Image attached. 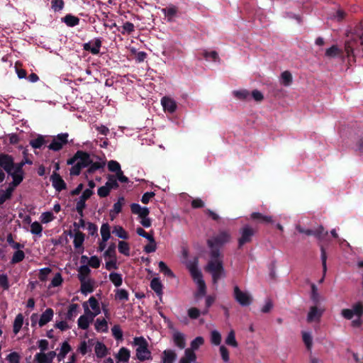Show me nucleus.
<instances>
[{
  "mask_svg": "<svg viewBox=\"0 0 363 363\" xmlns=\"http://www.w3.org/2000/svg\"><path fill=\"white\" fill-rule=\"evenodd\" d=\"M360 27L362 32V35H356L345 43V50L348 57L350 56L355 57L361 51H363V22L360 23Z\"/></svg>",
  "mask_w": 363,
  "mask_h": 363,
  "instance_id": "nucleus-1",
  "label": "nucleus"
},
{
  "mask_svg": "<svg viewBox=\"0 0 363 363\" xmlns=\"http://www.w3.org/2000/svg\"><path fill=\"white\" fill-rule=\"evenodd\" d=\"M196 359V355L192 350L187 348L185 350L184 356L179 360V363H191Z\"/></svg>",
  "mask_w": 363,
  "mask_h": 363,
  "instance_id": "nucleus-24",
  "label": "nucleus"
},
{
  "mask_svg": "<svg viewBox=\"0 0 363 363\" xmlns=\"http://www.w3.org/2000/svg\"><path fill=\"white\" fill-rule=\"evenodd\" d=\"M118 251L120 253L125 255H130V246L127 242L119 241L118 242Z\"/></svg>",
  "mask_w": 363,
  "mask_h": 363,
  "instance_id": "nucleus-46",
  "label": "nucleus"
},
{
  "mask_svg": "<svg viewBox=\"0 0 363 363\" xmlns=\"http://www.w3.org/2000/svg\"><path fill=\"white\" fill-rule=\"evenodd\" d=\"M162 12L167 17L168 21H172L177 16L179 9L174 4H169L165 8L162 9Z\"/></svg>",
  "mask_w": 363,
  "mask_h": 363,
  "instance_id": "nucleus-15",
  "label": "nucleus"
},
{
  "mask_svg": "<svg viewBox=\"0 0 363 363\" xmlns=\"http://www.w3.org/2000/svg\"><path fill=\"white\" fill-rule=\"evenodd\" d=\"M233 93L234 96L240 100H246L250 96V92L245 89L234 91Z\"/></svg>",
  "mask_w": 363,
  "mask_h": 363,
  "instance_id": "nucleus-54",
  "label": "nucleus"
},
{
  "mask_svg": "<svg viewBox=\"0 0 363 363\" xmlns=\"http://www.w3.org/2000/svg\"><path fill=\"white\" fill-rule=\"evenodd\" d=\"M129 297L128 292L123 289H118L116 293V298L121 301H128Z\"/></svg>",
  "mask_w": 363,
  "mask_h": 363,
  "instance_id": "nucleus-62",
  "label": "nucleus"
},
{
  "mask_svg": "<svg viewBox=\"0 0 363 363\" xmlns=\"http://www.w3.org/2000/svg\"><path fill=\"white\" fill-rule=\"evenodd\" d=\"M101 47V40L100 38H96L94 40V45H91V42L84 43L83 45L84 50L89 51L93 55H98L100 52V48Z\"/></svg>",
  "mask_w": 363,
  "mask_h": 363,
  "instance_id": "nucleus-18",
  "label": "nucleus"
},
{
  "mask_svg": "<svg viewBox=\"0 0 363 363\" xmlns=\"http://www.w3.org/2000/svg\"><path fill=\"white\" fill-rule=\"evenodd\" d=\"M55 218L53 213L50 211L44 212L40 216V220L43 223L51 222Z\"/></svg>",
  "mask_w": 363,
  "mask_h": 363,
  "instance_id": "nucleus-64",
  "label": "nucleus"
},
{
  "mask_svg": "<svg viewBox=\"0 0 363 363\" xmlns=\"http://www.w3.org/2000/svg\"><path fill=\"white\" fill-rule=\"evenodd\" d=\"M108 169L110 172H116V174L121 170L120 164L115 160H111L108 162Z\"/></svg>",
  "mask_w": 363,
  "mask_h": 363,
  "instance_id": "nucleus-63",
  "label": "nucleus"
},
{
  "mask_svg": "<svg viewBox=\"0 0 363 363\" xmlns=\"http://www.w3.org/2000/svg\"><path fill=\"white\" fill-rule=\"evenodd\" d=\"M327 235L328 231L325 230L322 225L318 226V228L314 230V236L320 240L324 239Z\"/></svg>",
  "mask_w": 363,
  "mask_h": 363,
  "instance_id": "nucleus-55",
  "label": "nucleus"
},
{
  "mask_svg": "<svg viewBox=\"0 0 363 363\" xmlns=\"http://www.w3.org/2000/svg\"><path fill=\"white\" fill-rule=\"evenodd\" d=\"M323 309L319 308L316 306H311L307 315V322H320V318L323 314Z\"/></svg>",
  "mask_w": 363,
  "mask_h": 363,
  "instance_id": "nucleus-11",
  "label": "nucleus"
},
{
  "mask_svg": "<svg viewBox=\"0 0 363 363\" xmlns=\"http://www.w3.org/2000/svg\"><path fill=\"white\" fill-rule=\"evenodd\" d=\"M211 342L215 345H219L221 342V335L217 330L211 333Z\"/></svg>",
  "mask_w": 363,
  "mask_h": 363,
  "instance_id": "nucleus-59",
  "label": "nucleus"
},
{
  "mask_svg": "<svg viewBox=\"0 0 363 363\" xmlns=\"http://www.w3.org/2000/svg\"><path fill=\"white\" fill-rule=\"evenodd\" d=\"M250 217L254 220H257L261 223H273V219L272 216H264L259 212H253Z\"/></svg>",
  "mask_w": 363,
  "mask_h": 363,
  "instance_id": "nucleus-21",
  "label": "nucleus"
},
{
  "mask_svg": "<svg viewBox=\"0 0 363 363\" xmlns=\"http://www.w3.org/2000/svg\"><path fill=\"white\" fill-rule=\"evenodd\" d=\"M124 198L119 197L117 202L113 204V209L110 211V216L111 220H113L116 215H118L119 213L122 211V206L124 204Z\"/></svg>",
  "mask_w": 363,
  "mask_h": 363,
  "instance_id": "nucleus-20",
  "label": "nucleus"
},
{
  "mask_svg": "<svg viewBox=\"0 0 363 363\" xmlns=\"http://www.w3.org/2000/svg\"><path fill=\"white\" fill-rule=\"evenodd\" d=\"M23 324V315L21 313H18L14 320L13 325V331L14 334H18L21 330Z\"/></svg>",
  "mask_w": 363,
  "mask_h": 363,
  "instance_id": "nucleus-33",
  "label": "nucleus"
},
{
  "mask_svg": "<svg viewBox=\"0 0 363 363\" xmlns=\"http://www.w3.org/2000/svg\"><path fill=\"white\" fill-rule=\"evenodd\" d=\"M0 167L3 168L8 174H11L14 168L13 157L8 154H0Z\"/></svg>",
  "mask_w": 363,
  "mask_h": 363,
  "instance_id": "nucleus-9",
  "label": "nucleus"
},
{
  "mask_svg": "<svg viewBox=\"0 0 363 363\" xmlns=\"http://www.w3.org/2000/svg\"><path fill=\"white\" fill-rule=\"evenodd\" d=\"M136 233L138 235L148 240L149 242L153 241L154 236L152 231L151 233H147L143 228L139 227L136 229Z\"/></svg>",
  "mask_w": 363,
  "mask_h": 363,
  "instance_id": "nucleus-50",
  "label": "nucleus"
},
{
  "mask_svg": "<svg viewBox=\"0 0 363 363\" xmlns=\"http://www.w3.org/2000/svg\"><path fill=\"white\" fill-rule=\"evenodd\" d=\"M101 240H104V242H107L108 240L110 238L111 233H110V226L108 223H103L101 227Z\"/></svg>",
  "mask_w": 363,
  "mask_h": 363,
  "instance_id": "nucleus-42",
  "label": "nucleus"
},
{
  "mask_svg": "<svg viewBox=\"0 0 363 363\" xmlns=\"http://www.w3.org/2000/svg\"><path fill=\"white\" fill-rule=\"evenodd\" d=\"M91 273V269L89 267L86 265L83 264L81 267H79L78 269V279L79 281H82L83 280H87L86 278Z\"/></svg>",
  "mask_w": 363,
  "mask_h": 363,
  "instance_id": "nucleus-31",
  "label": "nucleus"
},
{
  "mask_svg": "<svg viewBox=\"0 0 363 363\" xmlns=\"http://www.w3.org/2000/svg\"><path fill=\"white\" fill-rule=\"evenodd\" d=\"M9 174L13 179V181L9 184V185L14 189L18 186L24 179V173H17L11 171V174Z\"/></svg>",
  "mask_w": 363,
  "mask_h": 363,
  "instance_id": "nucleus-27",
  "label": "nucleus"
},
{
  "mask_svg": "<svg viewBox=\"0 0 363 363\" xmlns=\"http://www.w3.org/2000/svg\"><path fill=\"white\" fill-rule=\"evenodd\" d=\"M196 284L198 285V291L195 294L196 298L205 296L206 294V286L204 280Z\"/></svg>",
  "mask_w": 363,
  "mask_h": 363,
  "instance_id": "nucleus-53",
  "label": "nucleus"
},
{
  "mask_svg": "<svg viewBox=\"0 0 363 363\" xmlns=\"http://www.w3.org/2000/svg\"><path fill=\"white\" fill-rule=\"evenodd\" d=\"M93 194V191L91 189H85L82 196L79 197V201L77 202V205L86 207V201L89 199Z\"/></svg>",
  "mask_w": 363,
  "mask_h": 363,
  "instance_id": "nucleus-38",
  "label": "nucleus"
},
{
  "mask_svg": "<svg viewBox=\"0 0 363 363\" xmlns=\"http://www.w3.org/2000/svg\"><path fill=\"white\" fill-rule=\"evenodd\" d=\"M233 296L235 301L242 306H248L252 301V297L247 292H244L235 286L233 289Z\"/></svg>",
  "mask_w": 363,
  "mask_h": 363,
  "instance_id": "nucleus-7",
  "label": "nucleus"
},
{
  "mask_svg": "<svg viewBox=\"0 0 363 363\" xmlns=\"http://www.w3.org/2000/svg\"><path fill=\"white\" fill-rule=\"evenodd\" d=\"M85 235L80 230H75L74 235V247L77 250L78 253H82L84 252L83 243L84 242Z\"/></svg>",
  "mask_w": 363,
  "mask_h": 363,
  "instance_id": "nucleus-12",
  "label": "nucleus"
},
{
  "mask_svg": "<svg viewBox=\"0 0 363 363\" xmlns=\"http://www.w3.org/2000/svg\"><path fill=\"white\" fill-rule=\"evenodd\" d=\"M54 311L52 308H47L40 315L38 322L39 327L42 328L53 318Z\"/></svg>",
  "mask_w": 363,
  "mask_h": 363,
  "instance_id": "nucleus-17",
  "label": "nucleus"
},
{
  "mask_svg": "<svg viewBox=\"0 0 363 363\" xmlns=\"http://www.w3.org/2000/svg\"><path fill=\"white\" fill-rule=\"evenodd\" d=\"M342 53V51L336 45H332L330 48L325 51V56L330 58L336 57L340 56Z\"/></svg>",
  "mask_w": 363,
  "mask_h": 363,
  "instance_id": "nucleus-34",
  "label": "nucleus"
},
{
  "mask_svg": "<svg viewBox=\"0 0 363 363\" xmlns=\"http://www.w3.org/2000/svg\"><path fill=\"white\" fill-rule=\"evenodd\" d=\"M189 269L190 272V274L192 277V279L195 282H199L201 281H203V275L201 271L198 269L197 264L196 263L191 264L189 266Z\"/></svg>",
  "mask_w": 363,
  "mask_h": 363,
  "instance_id": "nucleus-19",
  "label": "nucleus"
},
{
  "mask_svg": "<svg viewBox=\"0 0 363 363\" xmlns=\"http://www.w3.org/2000/svg\"><path fill=\"white\" fill-rule=\"evenodd\" d=\"M230 234L227 231H220L216 236L207 241L209 247L213 248L218 245H222L230 241Z\"/></svg>",
  "mask_w": 363,
  "mask_h": 363,
  "instance_id": "nucleus-8",
  "label": "nucleus"
},
{
  "mask_svg": "<svg viewBox=\"0 0 363 363\" xmlns=\"http://www.w3.org/2000/svg\"><path fill=\"white\" fill-rule=\"evenodd\" d=\"M21 66H22V64L17 61L16 63H15V69H16V72L18 75V77L19 79H23V78H26V76H27V72L26 69H22L21 68Z\"/></svg>",
  "mask_w": 363,
  "mask_h": 363,
  "instance_id": "nucleus-52",
  "label": "nucleus"
},
{
  "mask_svg": "<svg viewBox=\"0 0 363 363\" xmlns=\"http://www.w3.org/2000/svg\"><path fill=\"white\" fill-rule=\"evenodd\" d=\"M161 104L164 110L169 113H172L177 110V106L176 101L169 97L164 96L161 100Z\"/></svg>",
  "mask_w": 363,
  "mask_h": 363,
  "instance_id": "nucleus-14",
  "label": "nucleus"
},
{
  "mask_svg": "<svg viewBox=\"0 0 363 363\" xmlns=\"http://www.w3.org/2000/svg\"><path fill=\"white\" fill-rule=\"evenodd\" d=\"M25 258V253L23 251L18 250H16L11 258V264H17L23 261Z\"/></svg>",
  "mask_w": 363,
  "mask_h": 363,
  "instance_id": "nucleus-44",
  "label": "nucleus"
},
{
  "mask_svg": "<svg viewBox=\"0 0 363 363\" xmlns=\"http://www.w3.org/2000/svg\"><path fill=\"white\" fill-rule=\"evenodd\" d=\"M70 350L71 346L69 345L67 342H64L61 346L60 352L57 354L58 362H61Z\"/></svg>",
  "mask_w": 363,
  "mask_h": 363,
  "instance_id": "nucleus-37",
  "label": "nucleus"
},
{
  "mask_svg": "<svg viewBox=\"0 0 363 363\" xmlns=\"http://www.w3.org/2000/svg\"><path fill=\"white\" fill-rule=\"evenodd\" d=\"M302 338L308 350H311L313 344L312 336L309 333L303 332Z\"/></svg>",
  "mask_w": 363,
  "mask_h": 363,
  "instance_id": "nucleus-57",
  "label": "nucleus"
},
{
  "mask_svg": "<svg viewBox=\"0 0 363 363\" xmlns=\"http://www.w3.org/2000/svg\"><path fill=\"white\" fill-rule=\"evenodd\" d=\"M50 180L56 191L60 192L67 189V184L59 173L53 172L50 176Z\"/></svg>",
  "mask_w": 363,
  "mask_h": 363,
  "instance_id": "nucleus-10",
  "label": "nucleus"
},
{
  "mask_svg": "<svg viewBox=\"0 0 363 363\" xmlns=\"http://www.w3.org/2000/svg\"><path fill=\"white\" fill-rule=\"evenodd\" d=\"M159 269L161 272H162L165 276L171 278H174V274L173 272L167 267V265L162 261L159 262Z\"/></svg>",
  "mask_w": 363,
  "mask_h": 363,
  "instance_id": "nucleus-43",
  "label": "nucleus"
},
{
  "mask_svg": "<svg viewBox=\"0 0 363 363\" xmlns=\"http://www.w3.org/2000/svg\"><path fill=\"white\" fill-rule=\"evenodd\" d=\"M130 210L133 214H137L140 218H146L149 213V208L147 207H141L140 204L133 203L130 205Z\"/></svg>",
  "mask_w": 363,
  "mask_h": 363,
  "instance_id": "nucleus-16",
  "label": "nucleus"
},
{
  "mask_svg": "<svg viewBox=\"0 0 363 363\" xmlns=\"http://www.w3.org/2000/svg\"><path fill=\"white\" fill-rule=\"evenodd\" d=\"M62 21L69 27H74L78 25L79 23V18L72 14H67L64 18H62Z\"/></svg>",
  "mask_w": 363,
  "mask_h": 363,
  "instance_id": "nucleus-30",
  "label": "nucleus"
},
{
  "mask_svg": "<svg viewBox=\"0 0 363 363\" xmlns=\"http://www.w3.org/2000/svg\"><path fill=\"white\" fill-rule=\"evenodd\" d=\"M13 190L14 188L10 185L5 191L0 190V205H2L6 200L11 199Z\"/></svg>",
  "mask_w": 363,
  "mask_h": 363,
  "instance_id": "nucleus-36",
  "label": "nucleus"
},
{
  "mask_svg": "<svg viewBox=\"0 0 363 363\" xmlns=\"http://www.w3.org/2000/svg\"><path fill=\"white\" fill-rule=\"evenodd\" d=\"M109 279L116 287L122 285L123 278L122 275L119 273L111 272L109 274Z\"/></svg>",
  "mask_w": 363,
  "mask_h": 363,
  "instance_id": "nucleus-40",
  "label": "nucleus"
},
{
  "mask_svg": "<svg viewBox=\"0 0 363 363\" xmlns=\"http://www.w3.org/2000/svg\"><path fill=\"white\" fill-rule=\"evenodd\" d=\"M204 343V339L201 337H196L195 339H194L191 342V348L190 350H192V351L198 350L202 345Z\"/></svg>",
  "mask_w": 363,
  "mask_h": 363,
  "instance_id": "nucleus-49",
  "label": "nucleus"
},
{
  "mask_svg": "<svg viewBox=\"0 0 363 363\" xmlns=\"http://www.w3.org/2000/svg\"><path fill=\"white\" fill-rule=\"evenodd\" d=\"M113 233L122 239L126 240L128 238L127 232L121 226H116L113 230Z\"/></svg>",
  "mask_w": 363,
  "mask_h": 363,
  "instance_id": "nucleus-48",
  "label": "nucleus"
},
{
  "mask_svg": "<svg viewBox=\"0 0 363 363\" xmlns=\"http://www.w3.org/2000/svg\"><path fill=\"white\" fill-rule=\"evenodd\" d=\"M79 305L77 303H72L69 305L67 313L66 314V320H73L74 317L78 313Z\"/></svg>",
  "mask_w": 363,
  "mask_h": 363,
  "instance_id": "nucleus-32",
  "label": "nucleus"
},
{
  "mask_svg": "<svg viewBox=\"0 0 363 363\" xmlns=\"http://www.w3.org/2000/svg\"><path fill=\"white\" fill-rule=\"evenodd\" d=\"M225 343L228 345L232 346L233 347H238V342L235 340V335L233 330H230V333H228L225 339Z\"/></svg>",
  "mask_w": 363,
  "mask_h": 363,
  "instance_id": "nucleus-47",
  "label": "nucleus"
},
{
  "mask_svg": "<svg viewBox=\"0 0 363 363\" xmlns=\"http://www.w3.org/2000/svg\"><path fill=\"white\" fill-rule=\"evenodd\" d=\"M106 185L111 190L116 189L118 188L119 185L113 175H109L108 177V181L106 183Z\"/></svg>",
  "mask_w": 363,
  "mask_h": 363,
  "instance_id": "nucleus-60",
  "label": "nucleus"
},
{
  "mask_svg": "<svg viewBox=\"0 0 363 363\" xmlns=\"http://www.w3.org/2000/svg\"><path fill=\"white\" fill-rule=\"evenodd\" d=\"M173 341L179 349H184L186 346L184 335L180 332H175L173 334Z\"/></svg>",
  "mask_w": 363,
  "mask_h": 363,
  "instance_id": "nucleus-25",
  "label": "nucleus"
},
{
  "mask_svg": "<svg viewBox=\"0 0 363 363\" xmlns=\"http://www.w3.org/2000/svg\"><path fill=\"white\" fill-rule=\"evenodd\" d=\"M94 320H91L90 318H88L85 315H81L77 321L78 327L82 330L88 329L90 323H91Z\"/></svg>",
  "mask_w": 363,
  "mask_h": 363,
  "instance_id": "nucleus-39",
  "label": "nucleus"
},
{
  "mask_svg": "<svg viewBox=\"0 0 363 363\" xmlns=\"http://www.w3.org/2000/svg\"><path fill=\"white\" fill-rule=\"evenodd\" d=\"M80 291L83 294L86 295L88 293L94 291L93 282L91 279L83 280L82 281H80Z\"/></svg>",
  "mask_w": 363,
  "mask_h": 363,
  "instance_id": "nucleus-28",
  "label": "nucleus"
},
{
  "mask_svg": "<svg viewBox=\"0 0 363 363\" xmlns=\"http://www.w3.org/2000/svg\"><path fill=\"white\" fill-rule=\"evenodd\" d=\"M206 270L212 275L213 282L217 283L224 274V268L221 259L210 260L206 266Z\"/></svg>",
  "mask_w": 363,
  "mask_h": 363,
  "instance_id": "nucleus-4",
  "label": "nucleus"
},
{
  "mask_svg": "<svg viewBox=\"0 0 363 363\" xmlns=\"http://www.w3.org/2000/svg\"><path fill=\"white\" fill-rule=\"evenodd\" d=\"M48 140L45 139V136L38 135L35 139L30 140V145L34 149H40L43 145L48 143Z\"/></svg>",
  "mask_w": 363,
  "mask_h": 363,
  "instance_id": "nucleus-22",
  "label": "nucleus"
},
{
  "mask_svg": "<svg viewBox=\"0 0 363 363\" xmlns=\"http://www.w3.org/2000/svg\"><path fill=\"white\" fill-rule=\"evenodd\" d=\"M151 289L158 296H161L162 294V284L158 278H153L150 281Z\"/></svg>",
  "mask_w": 363,
  "mask_h": 363,
  "instance_id": "nucleus-35",
  "label": "nucleus"
},
{
  "mask_svg": "<svg viewBox=\"0 0 363 363\" xmlns=\"http://www.w3.org/2000/svg\"><path fill=\"white\" fill-rule=\"evenodd\" d=\"M77 162L70 169V175L78 176L83 168L87 167L92 162L89 153L82 150H77Z\"/></svg>",
  "mask_w": 363,
  "mask_h": 363,
  "instance_id": "nucleus-3",
  "label": "nucleus"
},
{
  "mask_svg": "<svg viewBox=\"0 0 363 363\" xmlns=\"http://www.w3.org/2000/svg\"><path fill=\"white\" fill-rule=\"evenodd\" d=\"M116 244L111 243L105 251L104 256L115 259L116 257Z\"/></svg>",
  "mask_w": 363,
  "mask_h": 363,
  "instance_id": "nucleus-61",
  "label": "nucleus"
},
{
  "mask_svg": "<svg viewBox=\"0 0 363 363\" xmlns=\"http://www.w3.org/2000/svg\"><path fill=\"white\" fill-rule=\"evenodd\" d=\"M56 355L55 351H50L47 354L43 352H39L35 355V360L38 363H51Z\"/></svg>",
  "mask_w": 363,
  "mask_h": 363,
  "instance_id": "nucleus-13",
  "label": "nucleus"
},
{
  "mask_svg": "<svg viewBox=\"0 0 363 363\" xmlns=\"http://www.w3.org/2000/svg\"><path fill=\"white\" fill-rule=\"evenodd\" d=\"M350 310L357 318H361L363 315V303L362 302H357L352 306Z\"/></svg>",
  "mask_w": 363,
  "mask_h": 363,
  "instance_id": "nucleus-45",
  "label": "nucleus"
},
{
  "mask_svg": "<svg viewBox=\"0 0 363 363\" xmlns=\"http://www.w3.org/2000/svg\"><path fill=\"white\" fill-rule=\"evenodd\" d=\"M240 238L238 239V248H241L245 244L252 242L255 234V230L248 225L243 226L240 230Z\"/></svg>",
  "mask_w": 363,
  "mask_h": 363,
  "instance_id": "nucleus-6",
  "label": "nucleus"
},
{
  "mask_svg": "<svg viewBox=\"0 0 363 363\" xmlns=\"http://www.w3.org/2000/svg\"><path fill=\"white\" fill-rule=\"evenodd\" d=\"M177 358V354L174 350H165L162 352V363H174Z\"/></svg>",
  "mask_w": 363,
  "mask_h": 363,
  "instance_id": "nucleus-23",
  "label": "nucleus"
},
{
  "mask_svg": "<svg viewBox=\"0 0 363 363\" xmlns=\"http://www.w3.org/2000/svg\"><path fill=\"white\" fill-rule=\"evenodd\" d=\"M133 344L137 346L136 357L141 361L152 359L151 352L148 349V342L143 336L135 337L133 339Z\"/></svg>",
  "mask_w": 363,
  "mask_h": 363,
  "instance_id": "nucleus-2",
  "label": "nucleus"
},
{
  "mask_svg": "<svg viewBox=\"0 0 363 363\" xmlns=\"http://www.w3.org/2000/svg\"><path fill=\"white\" fill-rule=\"evenodd\" d=\"M94 326L97 332L107 333L108 330V323L104 318H96Z\"/></svg>",
  "mask_w": 363,
  "mask_h": 363,
  "instance_id": "nucleus-26",
  "label": "nucleus"
},
{
  "mask_svg": "<svg viewBox=\"0 0 363 363\" xmlns=\"http://www.w3.org/2000/svg\"><path fill=\"white\" fill-rule=\"evenodd\" d=\"M130 356V351L125 347H122L119 350L118 354L117 355V359L119 361L128 362L129 360Z\"/></svg>",
  "mask_w": 363,
  "mask_h": 363,
  "instance_id": "nucleus-41",
  "label": "nucleus"
},
{
  "mask_svg": "<svg viewBox=\"0 0 363 363\" xmlns=\"http://www.w3.org/2000/svg\"><path fill=\"white\" fill-rule=\"evenodd\" d=\"M69 134L67 133H60L54 136L52 142L48 146V149L55 152L61 150L65 145L68 144Z\"/></svg>",
  "mask_w": 363,
  "mask_h": 363,
  "instance_id": "nucleus-5",
  "label": "nucleus"
},
{
  "mask_svg": "<svg viewBox=\"0 0 363 363\" xmlns=\"http://www.w3.org/2000/svg\"><path fill=\"white\" fill-rule=\"evenodd\" d=\"M43 227L40 223L35 221L30 225V232L32 234L41 236Z\"/></svg>",
  "mask_w": 363,
  "mask_h": 363,
  "instance_id": "nucleus-51",
  "label": "nucleus"
},
{
  "mask_svg": "<svg viewBox=\"0 0 363 363\" xmlns=\"http://www.w3.org/2000/svg\"><path fill=\"white\" fill-rule=\"evenodd\" d=\"M112 335L116 340H123V331L118 325H115L111 328Z\"/></svg>",
  "mask_w": 363,
  "mask_h": 363,
  "instance_id": "nucleus-58",
  "label": "nucleus"
},
{
  "mask_svg": "<svg viewBox=\"0 0 363 363\" xmlns=\"http://www.w3.org/2000/svg\"><path fill=\"white\" fill-rule=\"evenodd\" d=\"M65 2L63 0H51V9L55 11H60L63 9Z\"/></svg>",
  "mask_w": 363,
  "mask_h": 363,
  "instance_id": "nucleus-56",
  "label": "nucleus"
},
{
  "mask_svg": "<svg viewBox=\"0 0 363 363\" xmlns=\"http://www.w3.org/2000/svg\"><path fill=\"white\" fill-rule=\"evenodd\" d=\"M95 353L98 358H103L108 353L107 347L104 343L97 342L95 345Z\"/></svg>",
  "mask_w": 363,
  "mask_h": 363,
  "instance_id": "nucleus-29",
  "label": "nucleus"
}]
</instances>
